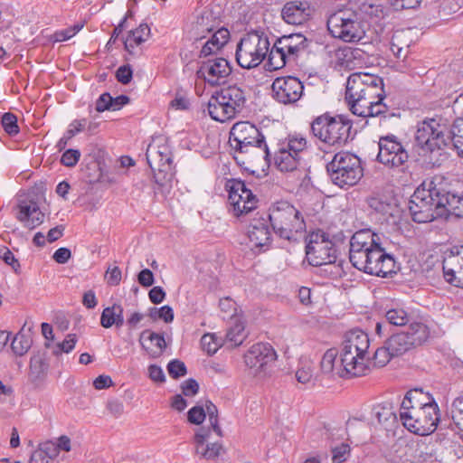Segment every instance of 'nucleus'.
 Returning a JSON list of instances; mask_svg holds the SVG:
<instances>
[{
    "label": "nucleus",
    "mask_w": 463,
    "mask_h": 463,
    "mask_svg": "<svg viewBox=\"0 0 463 463\" xmlns=\"http://www.w3.org/2000/svg\"><path fill=\"white\" fill-rule=\"evenodd\" d=\"M349 260L358 270L381 278L399 270L394 256L383 247L381 236L370 229L359 230L351 237Z\"/></svg>",
    "instance_id": "1"
},
{
    "label": "nucleus",
    "mask_w": 463,
    "mask_h": 463,
    "mask_svg": "<svg viewBox=\"0 0 463 463\" xmlns=\"http://www.w3.org/2000/svg\"><path fill=\"white\" fill-rule=\"evenodd\" d=\"M383 80L368 72H354L346 81L345 99L351 112L362 118L377 117L388 111Z\"/></svg>",
    "instance_id": "2"
},
{
    "label": "nucleus",
    "mask_w": 463,
    "mask_h": 463,
    "mask_svg": "<svg viewBox=\"0 0 463 463\" xmlns=\"http://www.w3.org/2000/svg\"><path fill=\"white\" fill-rule=\"evenodd\" d=\"M450 127V119L435 115L418 122L415 142L426 153H432L452 145L458 156L463 158V118H458Z\"/></svg>",
    "instance_id": "3"
},
{
    "label": "nucleus",
    "mask_w": 463,
    "mask_h": 463,
    "mask_svg": "<svg viewBox=\"0 0 463 463\" xmlns=\"http://www.w3.org/2000/svg\"><path fill=\"white\" fill-rule=\"evenodd\" d=\"M370 346L369 337L362 330H351L345 335L340 352V367L335 373L340 377L364 375L368 370L365 357Z\"/></svg>",
    "instance_id": "4"
},
{
    "label": "nucleus",
    "mask_w": 463,
    "mask_h": 463,
    "mask_svg": "<svg viewBox=\"0 0 463 463\" xmlns=\"http://www.w3.org/2000/svg\"><path fill=\"white\" fill-rule=\"evenodd\" d=\"M409 211L415 222L425 223L443 216L441 188L433 181H424L409 202Z\"/></svg>",
    "instance_id": "5"
},
{
    "label": "nucleus",
    "mask_w": 463,
    "mask_h": 463,
    "mask_svg": "<svg viewBox=\"0 0 463 463\" xmlns=\"http://www.w3.org/2000/svg\"><path fill=\"white\" fill-rule=\"evenodd\" d=\"M268 218L275 234L287 241L296 240L297 235L306 230L301 213L288 201L274 203L269 207Z\"/></svg>",
    "instance_id": "6"
},
{
    "label": "nucleus",
    "mask_w": 463,
    "mask_h": 463,
    "mask_svg": "<svg viewBox=\"0 0 463 463\" xmlns=\"http://www.w3.org/2000/svg\"><path fill=\"white\" fill-rule=\"evenodd\" d=\"M352 123L342 115L335 117L328 113L320 115L310 123L314 137L329 146H342L350 137Z\"/></svg>",
    "instance_id": "7"
},
{
    "label": "nucleus",
    "mask_w": 463,
    "mask_h": 463,
    "mask_svg": "<svg viewBox=\"0 0 463 463\" xmlns=\"http://www.w3.org/2000/svg\"><path fill=\"white\" fill-rule=\"evenodd\" d=\"M327 173L332 182L344 188L356 184L364 175L360 158L350 152L336 153L326 165Z\"/></svg>",
    "instance_id": "8"
},
{
    "label": "nucleus",
    "mask_w": 463,
    "mask_h": 463,
    "mask_svg": "<svg viewBox=\"0 0 463 463\" xmlns=\"http://www.w3.org/2000/svg\"><path fill=\"white\" fill-rule=\"evenodd\" d=\"M269 45V38L264 33H248L237 44V63L243 69L259 66L267 56Z\"/></svg>",
    "instance_id": "9"
},
{
    "label": "nucleus",
    "mask_w": 463,
    "mask_h": 463,
    "mask_svg": "<svg viewBox=\"0 0 463 463\" xmlns=\"http://www.w3.org/2000/svg\"><path fill=\"white\" fill-rule=\"evenodd\" d=\"M329 33L345 43H355L364 36V29L354 13L338 11L329 15L326 21Z\"/></svg>",
    "instance_id": "10"
},
{
    "label": "nucleus",
    "mask_w": 463,
    "mask_h": 463,
    "mask_svg": "<svg viewBox=\"0 0 463 463\" xmlns=\"http://www.w3.org/2000/svg\"><path fill=\"white\" fill-rule=\"evenodd\" d=\"M336 251L335 245L326 232L317 231L309 235L306 246V257L310 265L318 267L335 263Z\"/></svg>",
    "instance_id": "11"
},
{
    "label": "nucleus",
    "mask_w": 463,
    "mask_h": 463,
    "mask_svg": "<svg viewBox=\"0 0 463 463\" xmlns=\"http://www.w3.org/2000/svg\"><path fill=\"white\" fill-rule=\"evenodd\" d=\"M439 418L438 404H430L419 411H413V414L402 416L400 420L410 432L426 436L435 431Z\"/></svg>",
    "instance_id": "12"
},
{
    "label": "nucleus",
    "mask_w": 463,
    "mask_h": 463,
    "mask_svg": "<svg viewBox=\"0 0 463 463\" xmlns=\"http://www.w3.org/2000/svg\"><path fill=\"white\" fill-rule=\"evenodd\" d=\"M377 161L390 168L402 166L409 158L408 152L392 134L382 136L378 142Z\"/></svg>",
    "instance_id": "13"
},
{
    "label": "nucleus",
    "mask_w": 463,
    "mask_h": 463,
    "mask_svg": "<svg viewBox=\"0 0 463 463\" xmlns=\"http://www.w3.org/2000/svg\"><path fill=\"white\" fill-rule=\"evenodd\" d=\"M226 188L229 192L228 200L232 206L234 215L247 214L257 207L258 200L249 189L245 182L232 179L228 181Z\"/></svg>",
    "instance_id": "14"
},
{
    "label": "nucleus",
    "mask_w": 463,
    "mask_h": 463,
    "mask_svg": "<svg viewBox=\"0 0 463 463\" xmlns=\"http://www.w3.org/2000/svg\"><path fill=\"white\" fill-rule=\"evenodd\" d=\"M271 90L276 101L294 105L304 94V83L295 76L278 77L273 80Z\"/></svg>",
    "instance_id": "15"
},
{
    "label": "nucleus",
    "mask_w": 463,
    "mask_h": 463,
    "mask_svg": "<svg viewBox=\"0 0 463 463\" xmlns=\"http://www.w3.org/2000/svg\"><path fill=\"white\" fill-rule=\"evenodd\" d=\"M231 148L233 151V158L236 163L245 168H248L250 165H259L262 161L268 165L271 162V154L266 141H263L261 144H241V147L240 146H231Z\"/></svg>",
    "instance_id": "16"
},
{
    "label": "nucleus",
    "mask_w": 463,
    "mask_h": 463,
    "mask_svg": "<svg viewBox=\"0 0 463 463\" xmlns=\"http://www.w3.org/2000/svg\"><path fill=\"white\" fill-rule=\"evenodd\" d=\"M232 73V67L224 58H215L203 61L196 71L198 78H202L211 86L222 84Z\"/></svg>",
    "instance_id": "17"
},
{
    "label": "nucleus",
    "mask_w": 463,
    "mask_h": 463,
    "mask_svg": "<svg viewBox=\"0 0 463 463\" xmlns=\"http://www.w3.org/2000/svg\"><path fill=\"white\" fill-rule=\"evenodd\" d=\"M276 359V351L269 343L254 344L244 354L245 364L253 369L255 373L263 371Z\"/></svg>",
    "instance_id": "18"
},
{
    "label": "nucleus",
    "mask_w": 463,
    "mask_h": 463,
    "mask_svg": "<svg viewBox=\"0 0 463 463\" xmlns=\"http://www.w3.org/2000/svg\"><path fill=\"white\" fill-rule=\"evenodd\" d=\"M265 141L262 133L253 124L248 121L235 123L230 131V146H240L246 143L261 144Z\"/></svg>",
    "instance_id": "19"
},
{
    "label": "nucleus",
    "mask_w": 463,
    "mask_h": 463,
    "mask_svg": "<svg viewBox=\"0 0 463 463\" xmlns=\"http://www.w3.org/2000/svg\"><path fill=\"white\" fill-rule=\"evenodd\" d=\"M250 220L248 228V237L251 245L255 248H269L271 243V232L269 231L268 221L264 214H259Z\"/></svg>",
    "instance_id": "20"
},
{
    "label": "nucleus",
    "mask_w": 463,
    "mask_h": 463,
    "mask_svg": "<svg viewBox=\"0 0 463 463\" xmlns=\"http://www.w3.org/2000/svg\"><path fill=\"white\" fill-rule=\"evenodd\" d=\"M443 277L450 285L463 288V249L446 257L442 263Z\"/></svg>",
    "instance_id": "21"
},
{
    "label": "nucleus",
    "mask_w": 463,
    "mask_h": 463,
    "mask_svg": "<svg viewBox=\"0 0 463 463\" xmlns=\"http://www.w3.org/2000/svg\"><path fill=\"white\" fill-rule=\"evenodd\" d=\"M146 156L150 168L154 172L156 182L160 185H163V183L158 179L155 172L156 170H158L159 173H162L170 169L172 158L168 146L164 145L156 147L152 145H149L146 153Z\"/></svg>",
    "instance_id": "22"
},
{
    "label": "nucleus",
    "mask_w": 463,
    "mask_h": 463,
    "mask_svg": "<svg viewBox=\"0 0 463 463\" xmlns=\"http://www.w3.org/2000/svg\"><path fill=\"white\" fill-rule=\"evenodd\" d=\"M16 219L28 229H34L44 221V213H42L38 203L34 201H22L17 205Z\"/></svg>",
    "instance_id": "23"
},
{
    "label": "nucleus",
    "mask_w": 463,
    "mask_h": 463,
    "mask_svg": "<svg viewBox=\"0 0 463 463\" xmlns=\"http://www.w3.org/2000/svg\"><path fill=\"white\" fill-rule=\"evenodd\" d=\"M281 15L289 24H302L310 16V6L307 1L294 0L284 5Z\"/></svg>",
    "instance_id": "24"
},
{
    "label": "nucleus",
    "mask_w": 463,
    "mask_h": 463,
    "mask_svg": "<svg viewBox=\"0 0 463 463\" xmlns=\"http://www.w3.org/2000/svg\"><path fill=\"white\" fill-rule=\"evenodd\" d=\"M139 343L147 355L152 359L159 358L166 349V342L164 335L148 329L141 332Z\"/></svg>",
    "instance_id": "25"
},
{
    "label": "nucleus",
    "mask_w": 463,
    "mask_h": 463,
    "mask_svg": "<svg viewBox=\"0 0 463 463\" xmlns=\"http://www.w3.org/2000/svg\"><path fill=\"white\" fill-rule=\"evenodd\" d=\"M365 57V52L360 48L345 46L338 48L335 52L336 64L345 69L353 70L360 66Z\"/></svg>",
    "instance_id": "26"
},
{
    "label": "nucleus",
    "mask_w": 463,
    "mask_h": 463,
    "mask_svg": "<svg viewBox=\"0 0 463 463\" xmlns=\"http://www.w3.org/2000/svg\"><path fill=\"white\" fill-rule=\"evenodd\" d=\"M232 108L231 104L227 105L225 100H222V97L217 92L212 95L207 104L209 116L219 122H225L236 117Z\"/></svg>",
    "instance_id": "27"
},
{
    "label": "nucleus",
    "mask_w": 463,
    "mask_h": 463,
    "mask_svg": "<svg viewBox=\"0 0 463 463\" xmlns=\"http://www.w3.org/2000/svg\"><path fill=\"white\" fill-rule=\"evenodd\" d=\"M276 42L279 47L288 54L292 61H295L298 53L307 47L306 37L299 33L284 35Z\"/></svg>",
    "instance_id": "28"
},
{
    "label": "nucleus",
    "mask_w": 463,
    "mask_h": 463,
    "mask_svg": "<svg viewBox=\"0 0 463 463\" xmlns=\"http://www.w3.org/2000/svg\"><path fill=\"white\" fill-rule=\"evenodd\" d=\"M216 92L222 97V100H225L227 105L232 106V112L236 115L242 110L246 99L244 91L240 87L230 85Z\"/></svg>",
    "instance_id": "29"
},
{
    "label": "nucleus",
    "mask_w": 463,
    "mask_h": 463,
    "mask_svg": "<svg viewBox=\"0 0 463 463\" xmlns=\"http://www.w3.org/2000/svg\"><path fill=\"white\" fill-rule=\"evenodd\" d=\"M273 160L279 171L292 172L298 168L300 156L293 155V153L278 144V149L275 151Z\"/></svg>",
    "instance_id": "30"
},
{
    "label": "nucleus",
    "mask_w": 463,
    "mask_h": 463,
    "mask_svg": "<svg viewBox=\"0 0 463 463\" xmlns=\"http://www.w3.org/2000/svg\"><path fill=\"white\" fill-rule=\"evenodd\" d=\"M443 215L446 212L457 217H463V193L445 192L441 189Z\"/></svg>",
    "instance_id": "31"
},
{
    "label": "nucleus",
    "mask_w": 463,
    "mask_h": 463,
    "mask_svg": "<svg viewBox=\"0 0 463 463\" xmlns=\"http://www.w3.org/2000/svg\"><path fill=\"white\" fill-rule=\"evenodd\" d=\"M404 333L414 348L427 342L430 335L428 326L421 322H411Z\"/></svg>",
    "instance_id": "32"
},
{
    "label": "nucleus",
    "mask_w": 463,
    "mask_h": 463,
    "mask_svg": "<svg viewBox=\"0 0 463 463\" xmlns=\"http://www.w3.org/2000/svg\"><path fill=\"white\" fill-rule=\"evenodd\" d=\"M123 324V307L120 305L114 304L103 309L100 317V325L103 327L109 328L114 325L117 327H121Z\"/></svg>",
    "instance_id": "33"
},
{
    "label": "nucleus",
    "mask_w": 463,
    "mask_h": 463,
    "mask_svg": "<svg viewBox=\"0 0 463 463\" xmlns=\"http://www.w3.org/2000/svg\"><path fill=\"white\" fill-rule=\"evenodd\" d=\"M150 34V28L146 24H140L137 29L131 30L129 35L124 41L125 49L130 53H134L135 46L146 42Z\"/></svg>",
    "instance_id": "34"
},
{
    "label": "nucleus",
    "mask_w": 463,
    "mask_h": 463,
    "mask_svg": "<svg viewBox=\"0 0 463 463\" xmlns=\"http://www.w3.org/2000/svg\"><path fill=\"white\" fill-rule=\"evenodd\" d=\"M385 342L395 356L402 355L414 348L404 332L392 335Z\"/></svg>",
    "instance_id": "35"
},
{
    "label": "nucleus",
    "mask_w": 463,
    "mask_h": 463,
    "mask_svg": "<svg viewBox=\"0 0 463 463\" xmlns=\"http://www.w3.org/2000/svg\"><path fill=\"white\" fill-rule=\"evenodd\" d=\"M268 52V67L269 71H277L283 68L288 61L292 60L288 54L284 52L275 42L271 49Z\"/></svg>",
    "instance_id": "36"
},
{
    "label": "nucleus",
    "mask_w": 463,
    "mask_h": 463,
    "mask_svg": "<svg viewBox=\"0 0 463 463\" xmlns=\"http://www.w3.org/2000/svg\"><path fill=\"white\" fill-rule=\"evenodd\" d=\"M372 413L381 424H392L397 421V415L391 402H383L373 406Z\"/></svg>",
    "instance_id": "37"
},
{
    "label": "nucleus",
    "mask_w": 463,
    "mask_h": 463,
    "mask_svg": "<svg viewBox=\"0 0 463 463\" xmlns=\"http://www.w3.org/2000/svg\"><path fill=\"white\" fill-rule=\"evenodd\" d=\"M289 152L297 156H300V154L307 147V138L300 134L288 135L287 138L279 143Z\"/></svg>",
    "instance_id": "38"
},
{
    "label": "nucleus",
    "mask_w": 463,
    "mask_h": 463,
    "mask_svg": "<svg viewBox=\"0 0 463 463\" xmlns=\"http://www.w3.org/2000/svg\"><path fill=\"white\" fill-rule=\"evenodd\" d=\"M87 125L86 118L74 119L69 126L64 136L57 142L56 147L59 151L64 150L69 140L81 132Z\"/></svg>",
    "instance_id": "39"
},
{
    "label": "nucleus",
    "mask_w": 463,
    "mask_h": 463,
    "mask_svg": "<svg viewBox=\"0 0 463 463\" xmlns=\"http://www.w3.org/2000/svg\"><path fill=\"white\" fill-rule=\"evenodd\" d=\"M32 344L33 340L31 336L24 334L22 329L14 337L11 343V349L16 355L22 356L28 352Z\"/></svg>",
    "instance_id": "40"
},
{
    "label": "nucleus",
    "mask_w": 463,
    "mask_h": 463,
    "mask_svg": "<svg viewBox=\"0 0 463 463\" xmlns=\"http://www.w3.org/2000/svg\"><path fill=\"white\" fill-rule=\"evenodd\" d=\"M416 401H418V396L415 394V390L412 389L408 391L401 403L400 418L406 414H413V411H419L422 409V407L420 406L419 402Z\"/></svg>",
    "instance_id": "41"
},
{
    "label": "nucleus",
    "mask_w": 463,
    "mask_h": 463,
    "mask_svg": "<svg viewBox=\"0 0 463 463\" xmlns=\"http://www.w3.org/2000/svg\"><path fill=\"white\" fill-rule=\"evenodd\" d=\"M385 318L388 324L402 326L410 323V317L403 308H392L386 312Z\"/></svg>",
    "instance_id": "42"
},
{
    "label": "nucleus",
    "mask_w": 463,
    "mask_h": 463,
    "mask_svg": "<svg viewBox=\"0 0 463 463\" xmlns=\"http://www.w3.org/2000/svg\"><path fill=\"white\" fill-rule=\"evenodd\" d=\"M245 337L244 326L241 323H235L226 333V341L230 343L232 346H239L243 343Z\"/></svg>",
    "instance_id": "43"
},
{
    "label": "nucleus",
    "mask_w": 463,
    "mask_h": 463,
    "mask_svg": "<svg viewBox=\"0 0 463 463\" xmlns=\"http://www.w3.org/2000/svg\"><path fill=\"white\" fill-rule=\"evenodd\" d=\"M205 416H208L213 430L219 436L222 437V430L219 425L218 409L211 401H206L204 405Z\"/></svg>",
    "instance_id": "44"
},
{
    "label": "nucleus",
    "mask_w": 463,
    "mask_h": 463,
    "mask_svg": "<svg viewBox=\"0 0 463 463\" xmlns=\"http://www.w3.org/2000/svg\"><path fill=\"white\" fill-rule=\"evenodd\" d=\"M450 413L457 429L463 431V397H457L453 401Z\"/></svg>",
    "instance_id": "45"
},
{
    "label": "nucleus",
    "mask_w": 463,
    "mask_h": 463,
    "mask_svg": "<svg viewBox=\"0 0 463 463\" xmlns=\"http://www.w3.org/2000/svg\"><path fill=\"white\" fill-rule=\"evenodd\" d=\"M201 345L208 354H213L221 347L222 339L217 337L215 334H204L201 338Z\"/></svg>",
    "instance_id": "46"
},
{
    "label": "nucleus",
    "mask_w": 463,
    "mask_h": 463,
    "mask_svg": "<svg viewBox=\"0 0 463 463\" xmlns=\"http://www.w3.org/2000/svg\"><path fill=\"white\" fill-rule=\"evenodd\" d=\"M84 24H76L69 28L56 31L52 36L51 40L53 43H60L64 42L71 37H73L77 33H79L82 28Z\"/></svg>",
    "instance_id": "47"
},
{
    "label": "nucleus",
    "mask_w": 463,
    "mask_h": 463,
    "mask_svg": "<svg viewBox=\"0 0 463 463\" xmlns=\"http://www.w3.org/2000/svg\"><path fill=\"white\" fill-rule=\"evenodd\" d=\"M394 356V354L391 352L390 347L388 346L386 342H384V345L377 348V350L374 352L373 363L375 365L383 367L390 362L392 357Z\"/></svg>",
    "instance_id": "48"
},
{
    "label": "nucleus",
    "mask_w": 463,
    "mask_h": 463,
    "mask_svg": "<svg viewBox=\"0 0 463 463\" xmlns=\"http://www.w3.org/2000/svg\"><path fill=\"white\" fill-rule=\"evenodd\" d=\"M337 357V351L335 349H328L323 355L320 366L324 373H334L335 367V363Z\"/></svg>",
    "instance_id": "49"
},
{
    "label": "nucleus",
    "mask_w": 463,
    "mask_h": 463,
    "mask_svg": "<svg viewBox=\"0 0 463 463\" xmlns=\"http://www.w3.org/2000/svg\"><path fill=\"white\" fill-rule=\"evenodd\" d=\"M2 126L5 131L10 135L14 136L19 133V127L17 125V117L10 112H6L2 116Z\"/></svg>",
    "instance_id": "50"
},
{
    "label": "nucleus",
    "mask_w": 463,
    "mask_h": 463,
    "mask_svg": "<svg viewBox=\"0 0 463 463\" xmlns=\"http://www.w3.org/2000/svg\"><path fill=\"white\" fill-rule=\"evenodd\" d=\"M219 307L223 319H232L237 314V304L230 298L220 299Z\"/></svg>",
    "instance_id": "51"
},
{
    "label": "nucleus",
    "mask_w": 463,
    "mask_h": 463,
    "mask_svg": "<svg viewBox=\"0 0 463 463\" xmlns=\"http://www.w3.org/2000/svg\"><path fill=\"white\" fill-rule=\"evenodd\" d=\"M77 343V335L75 334H69L66 338L56 345L55 349L53 350V354L59 355L61 353H70L71 352L75 345Z\"/></svg>",
    "instance_id": "52"
},
{
    "label": "nucleus",
    "mask_w": 463,
    "mask_h": 463,
    "mask_svg": "<svg viewBox=\"0 0 463 463\" xmlns=\"http://www.w3.org/2000/svg\"><path fill=\"white\" fill-rule=\"evenodd\" d=\"M36 450L41 452V454L43 457H45L47 459L48 458L53 459L60 453L56 442H54L52 440H46L43 443H40L38 446V449Z\"/></svg>",
    "instance_id": "53"
},
{
    "label": "nucleus",
    "mask_w": 463,
    "mask_h": 463,
    "mask_svg": "<svg viewBox=\"0 0 463 463\" xmlns=\"http://www.w3.org/2000/svg\"><path fill=\"white\" fill-rule=\"evenodd\" d=\"M368 205L370 208L374 210L377 213H380L382 214H388L390 213V210L392 208V205L383 201L379 196H371L367 200Z\"/></svg>",
    "instance_id": "54"
},
{
    "label": "nucleus",
    "mask_w": 463,
    "mask_h": 463,
    "mask_svg": "<svg viewBox=\"0 0 463 463\" xmlns=\"http://www.w3.org/2000/svg\"><path fill=\"white\" fill-rule=\"evenodd\" d=\"M222 449V447L220 443L214 442L207 444V446L202 447L200 449V453H196L197 455H201L205 459H215L217 458L221 451Z\"/></svg>",
    "instance_id": "55"
},
{
    "label": "nucleus",
    "mask_w": 463,
    "mask_h": 463,
    "mask_svg": "<svg viewBox=\"0 0 463 463\" xmlns=\"http://www.w3.org/2000/svg\"><path fill=\"white\" fill-rule=\"evenodd\" d=\"M167 371L169 375L174 379L184 376L187 373L184 363L177 359L169 362Z\"/></svg>",
    "instance_id": "56"
},
{
    "label": "nucleus",
    "mask_w": 463,
    "mask_h": 463,
    "mask_svg": "<svg viewBox=\"0 0 463 463\" xmlns=\"http://www.w3.org/2000/svg\"><path fill=\"white\" fill-rule=\"evenodd\" d=\"M80 158V152L78 149H67L61 157V163L68 167L75 166Z\"/></svg>",
    "instance_id": "57"
},
{
    "label": "nucleus",
    "mask_w": 463,
    "mask_h": 463,
    "mask_svg": "<svg viewBox=\"0 0 463 463\" xmlns=\"http://www.w3.org/2000/svg\"><path fill=\"white\" fill-rule=\"evenodd\" d=\"M350 455V447L346 443H342L332 449V460L334 463H342L346 460Z\"/></svg>",
    "instance_id": "58"
},
{
    "label": "nucleus",
    "mask_w": 463,
    "mask_h": 463,
    "mask_svg": "<svg viewBox=\"0 0 463 463\" xmlns=\"http://www.w3.org/2000/svg\"><path fill=\"white\" fill-rule=\"evenodd\" d=\"M296 378L298 383H307L313 378V366L311 364L307 363L299 367L296 372Z\"/></svg>",
    "instance_id": "59"
},
{
    "label": "nucleus",
    "mask_w": 463,
    "mask_h": 463,
    "mask_svg": "<svg viewBox=\"0 0 463 463\" xmlns=\"http://www.w3.org/2000/svg\"><path fill=\"white\" fill-rule=\"evenodd\" d=\"M187 418L190 423L200 425L205 420V411L203 406H194L187 412Z\"/></svg>",
    "instance_id": "60"
},
{
    "label": "nucleus",
    "mask_w": 463,
    "mask_h": 463,
    "mask_svg": "<svg viewBox=\"0 0 463 463\" xmlns=\"http://www.w3.org/2000/svg\"><path fill=\"white\" fill-rule=\"evenodd\" d=\"M229 38L230 32L226 28H221L209 40L214 43L215 49H221L227 43Z\"/></svg>",
    "instance_id": "61"
},
{
    "label": "nucleus",
    "mask_w": 463,
    "mask_h": 463,
    "mask_svg": "<svg viewBox=\"0 0 463 463\" xmlns=\"http://www.w3.org/2000/svg\"><path fill=\"white\" fill-rule=\"evenodd\" d=\"M0 258L7 265H10L15 272L20 269L19 261L14 258V255L7 247L0 248Z\"/></svg>",
    "instance_id": "62"
},
{
    "label": "nucleus",
    "mask_w": 463,
    "mask_h": 463,
    "mask_svg": "<svg viewBox=\"0 0 463 463\" xmlns=\"http://www.w3.org/2000/svg\"><path fill=\"white\" fill-rule=\"evenodd\" d=\"M211 430L202 427L194 434L195 453H200V449L203 447L205 441L210 437Z\"/></svg>",
    "instance_id": "63"
},
{
    "label": "nucleus",
    "mask_w": 463,
    "mask_h": 463,
    "mask_svg": "<svg viewBox=\"0 0 463 463\" xmlns=\"http://www.w3.org/2000/svg\"><path fill=\"white\" fill-rule=\"evenodd\" d=\"M133 76L132 69L129 65L120 66L116 71V78L122 84H128Z\"/></svg>",
    "instance_id": "64"
}]
</instances>
